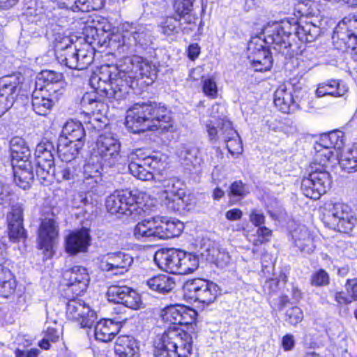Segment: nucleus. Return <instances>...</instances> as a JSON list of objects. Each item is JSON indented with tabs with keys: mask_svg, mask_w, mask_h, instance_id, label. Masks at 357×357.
Returning <instances> with one entry per match:
<instances>
[{
	"mask_svg": "<svg viewBox=\"0 0 357 357\" xmlns=\"http://www.w3.org/2000/svg\"><path fill=\"white\" fill-rule=\"evenodd\" d=\"M77 47L72 43L67 44L65 47H59L56 51L58 61L66 65L70 69H75L77 61L75 59Z\"/></svg>",
	"mask_w": 357,
	"mask_h": 357,
	"instance_id": "obj_41",
	"label": "nucleus"
},
{
	"mask_svg": "<svg viewBox=\"0 0 357 357\" xmlns=\"http://www.w3.org/2000/svg\"><path fill=\"white\" fill-rule=\"evenodd\" d=\"M329 283V275L326 271L319 269L312 275L311 284L314 286H325Z\"/></svg>",
	"mask_w": 357,
	"mask_h": 357,
	"instance_id": "obj_58",
	"label": "nucleus"
},
{
	"mask_svg": "<svg viewBox=\"0 0 357 357\" xmlns=\"http://www.w3.org/2000/svg\"><path fill=\"white\" fill-rule=\"evenodd\" d=\"M332 38L340 40L348 49L355 50L357 47V17L349 21L339 23L333 31Z\"/></svg>",
	"mask_w": 357,
	"mask_h": 357,
	"instance_id": "obj_19",
	"label": "nucleus"
},
{
	"mask_svg": "<svg viewBox=\"0 0 357 357\" xmlns=\"http://www.w3.org/2000/svg\"><path fill=\"white\" fill-rule=\"evenodd\" d=\"M119 357H139V348L136 340L128 335L118 337L114 347Z\"/></svg>",
	"mask_w": 357,
	"mask_h": 357,
	"instance_id": "obj_33",
	"label": "nucleus"
},
{
	"mask_svg": "<svg viewBox=\"0 0 357 357\" xmlns=\"http://www.w3.org/2000/svg\"><path fill=\"white\" fill-rule=\"evenodd\" d=\"M342 169L348 173L357 171V148L353 147L342 153L339 160Z\"/></svg>",
	"mask_w": 357,
	"mask_h": 357,
	"instance_id": "obj_49",
	"label": "nucleus"
},
{
	"mask_svg": "<svg viewBox=\"0 0 357 357\" xmlns=\"http://www.w3.org/2000/svg\"><path fill=\"white\" fill-rule=\"evenodd\" d=\"M183 25L180 19L176 17H167L161 26L162 32L167 36H171L178 32V29Z\"/></svg>",
	"mask_w": 357,
	"mask_h": 357,
	"instance_id": "obj_53",
	"label": "nucleus"
},
{
	"mask_svg": "<svg viewBox=\"0 0 357 357\" xmlns=\"http://www.w3.org/2000/svg\"><path fill=\"white\" fill-rule=\"evenodd\" d=\"M183 289L195 301L207 305L214 302L220 294L218 284L202 278L188 280L184 283Z\"/></svg>",
	"mask_w": 357,
	"mask_h": 357,
	"instance_id": "obj_11",
	"label": "nucleus"
},
{
	"mask_svg": "<svg viewBox=\"0 0 357 357\" xmlns=\"http://www.w3.org/2000/svg\"><path fill=\"white\" fill-rule=\"evenodd\" d=\"M202 90L204 93L211 98H215L218 96V89L215 80L212 78H206L202 81Z\"/></svg>",
	"mask_w": 357,
	"mask_h": 357,
	"instance_id": "obj_57",
	"label": "nucleus"
},
{
	"mask_svg": "<svg viewBox=\"0 0 357 357\" xmlns=\"http://www.w3.org/2000/svg\"><path fill=\"white\" fill-rule=\"evenodd\" d=\"M319 27L312 24H305L303 26L298 25L296 29V34L299 40L305 43L314 41L319 35Z\"/></svg>",
	"mask_w": 357,
	"mask_h": 357,
	"instance_id": "obj_50",
	"label": "nucleus"
},
{
	"mask_svg": "<svg viewBox=\"0 0 357 357\" xmlns=\"http://www.w3.org/2000/svg\"><path fill=\"white\" fill-rule=\"evenodd\" d=\"M274 104L284 114L294 113L299 109V105L294 100L291 91L284 86H280L274 93Z\"/></svg>",
	"mask_w": 357,
	"mask_h": 357,
	"instance_id": "obj_27",
	"label": "nucleus"
},
{
	"mask_svg": "<svg viewBox=\"0 0 357 357\" xmlns=\"http://www.w3.org/2000/svg\"><path fill=\"white\" fill-rule=\"evenodd\" d=\"M100 29L95 27L89 26L85 29V40L86 43L90 45H95L96 43V38L99 37V32Z\"/></svg>",
	"mask_w": 357,
	"mask_h": 357,
	"instance_id": "obj_64",
	"label": "nucleus"
},
{
	"mask_svg": "<svg viewBox=\"0 0 357 357\" xmlns=\"http://www.w3.org/2000/svg\"><path fill=\"white\" fill-rule=\"evenodd\" d=\"M331 184L330 173L323 165L314 164L310 167L307 176L302 180L301 190L305 197L318 199L331 188Z\"/></svg>",
	"mask_w": 357,
	"mask_h": 357,
	"instance_id": "obj_6",
	"label": "nucleus"
},
{
	"mask_svg": "<svg viewBox=\"0 0 357 357\" xmlns=\"http://www.w3.org/2000/svg\"><path fill=\"white\" fill-rule=\"evenodd\" d=\"M23 211L22 204L17 203L11 206L6 216L9 238L13 241H20L26 238L23 227Z\"/></svg>",
	"mask_w": 357,
	"mask_h": 357,
	"instance_id": "obj_18",
	"label": "nucleus"
},
{
	"mask_svg": "<svg viewBox=\"0 0 357 357\" xmlns=\"http://www.w3.org/2000/svg\"><path fill=\"white\" fill-rule=\"evenodd\" d=\"M118 331V326L111 320H101L95 326L94 335L97 340L107 342L114 337Z\"/></svg>",
	"mask_w": 357,
	"mask_h": 357,
	"instance_id": "obj_38",
	"label": "nucleus"
},
{
	"mask_svg": "<svg viewBox=\"0 0 357 357\" xmlns=\"http://www.w3.org/2000/svg\"><path fill=\"white\" fill-rule=\"evenodd\" d=\"M58 100V96L36 89L32 93V107L38 115L46 116Z\"/></svg>",
	"mask_w": 357,
	"mask_h": 357,
	"instance_id": "obj_24",
	"label": "nucleus"
},
{
	"mask_svg": "<svg viewBox=\"0 0 357 357\" xmlns=\"http://www.w3.org/2000/svg\"><path fill=\"white\" fill-rule=\"evenodd\" d=\"M351 208L347 204L329 201L324 207L323 221L329 228L335 227V222L344 216Z\"/></svg>",
	"mask_w": 357,
	"mask_h": 357,
	"instance_id": "obj_26",
	"label": "nucleus"
},
{
	"mask_svg": "<svg viewBox=\"0 0 357 357\" xmlns=\"http://www.w3.org/2000/svg\"><path fill=\"white\" fill-rule=\"evenodd\" d=\"M303 319L301 309L297 306L288 309L285 314V321L291 325L296 326Z\"/></svg>",
	"mask_w": 357,
	"mask_h": 357,
	"instance_id": "obj_55",
	"label": "nucleus"
},
{
	"mask_svg": "<svg viewBox=\"0 0 357 357\" xmlns=\"http://www.w3.org/2000/svg\"><path fill=\"white\" fill-rule=\"evenodd\" d=\"M54 151L52 142H47L38 144L35 151L36 174L38 179L43 181H49L52 171L55 167Z\"/></svg>",
	"mask_w": 357,
	"mask_h": 357,
	"instance_id": "obj_14",
	"label": "nucleus"
},
{
	"mask_svg": "<svg viewBox=\"0 0 357 357\" xmlns=\"http://www.w3.org/2000/svg\"><path fill=\"white\" fill-rule=\"evenodd\" d=\"M103 166L102 161L96 155H92L83 167V178H93L96 182L102 181L101 171Z\"/></svg>",
	"mask_w": 357,
	"mask_h": 357,
	"instance_id": "obj_42",
	"label": "nucleus"
},
{
	"mask_svg": "<svg viewBox=\"0 0 357 357\" xmlns=\"http://www.w3.org/2000/svg\"><path fill=\"white\" fill-rule=\"evenodd\" d=\"M91 86L110 102L125 99L128 94L123 62L116 66H101L99 73L90 79Z\"/></svg>",
	"mask_w": 357,
	"mask_h": 357,
	"instance_id": "obj_2",
	"label": "nucleus"
},
{
	"mask_svg": "<svg viewBox=\"0 0 357 357\" xmlns=\"http://www.w3.org/2000/svg\"><path fill=\"white\" fill-rule=\"evenodd\" d=\"M348 91V87L340 80H329L319 84L316 90L317 97L331 96L333 97H342Z\"/></svg>",
	"mask_w": 357,
	"mask_h": 357,
	"instance_id": "obj_36",
	"label": "nucleus"
},
{
	"mask_svg": "<svg viewBox=\"0 0 357 357\" xmlns=\"http://www.w3.org/2000/svg\"><path fill=\"white\" fill-rule=\"evenodd\" d=\"M266 43L261 36H256L252 37L248 45V56L256 55L265 50H268L265 47Z\"/></svg>",
	"mask_w": 357,
	"mask_h": 357,
	"instance_id": "obj_54",
	"label": "nucleus"
},
{
	"mask_svg": "<svg viewBox=\"0 0 357 357\" xmlns=\"http://www.w3.org/2000/svg\"><path fill=\"white\" fill-rule=\"evenodd\" d=\"M294 244L301 252L312 253L315 248L313 238L305 225H299L291 233Z\"/></svg>",
	"mask_w": 357,
	"mask_h": 357,
	"instance_id": "obj_31",
	"label": "nucleus"
},
{
	"mask_svg": "<svg viewBox=\"0 0 357 357\" xmlns=\"http://www.w3.org/2000/svg\"><path fill=\"white\" fill-rule=\"evenodd\" d=\"M227 139L224 142L226 144L228 151L231 154L240 153L242 151V144L238 132L234 128L227 127Z\"/></svg>",
	"mask_w": 357,
	"mask_h": 357,
	"instance_id": "obj_52",
	"label": "nucleus"
},
{
	"mask_svg": "<svg viewBox=\"0 0 357 357\" xmlns=\"http://www.w3.org/2000/svg\"><path fill=\"white\" fill-rule=\"evenodd\" d=\"M146 284L151 289L159 293L169 292L176 285L174 278L165 274H159L149 278Z\"/></svg>",
	"mask_w": 357,
	"mask_h": 357,
	"instance_id": "obj_39",
	"label": "nucleus"
},
{
	"mask_svg": "<svg viewBox=\"0 0 357 357\" xmlns=\"http://www.w3.org/2000/svg\"><path fill=\"white\" fill-rule=\"evenodd\" d=\"M68 140L75 142H85V130L82 124L79 121L73 120L68 121L66 123L62 129V134Z\"/></svg>",
	"mask_w": 357,
	"mask_h": 357,
	"instance_id": "obj_40",
	"label": "nucleus"
},
{
	"mask_svg": "<svg viewBox=\"0 0 357 357\" xmlns=\"http://www.w3.org/2000/svg\"><path fill=\"white\" fill-rule=\"evenodd\" d=\"M198 153L199 151L195 147L188 144H181L177 150L181 163L195 173L200 171L202 163V159L197 157Z\"/></svg>",
	"mask_w": 357,
	"mask_h": 357,
	"instance_id": "obj_28",
	"label": "nucleus"
},
{
	"mask_svg": "<svg viewBox=\"0 0 357 357\" xmlns=\"http://www.w3.org/2000/svg\"><path fill=\"white\" fill-rule=\"evenodd\" d=\"M183 229V224L180 221L156 216L139 222L134 227L133 235L137 240L155 241L178 236Z\"/></svg>",
	"mask_w": 357,
	"mask_h": 357,
	"instance_id": "obj_4",
	"label": "nucleus"
},
{
	"mask_svg": "<svg viewBox=\"0 0 357 357\" xmlns=\"http://www.w3.org/2000/svg\"><path fill=\"white\" fill-rule=\"evenodd\" d=\"M248 57L255 71H268L272 67V56L268 50Z\"/></svg>",
	"mask_w": 357,
	"mask_h": 357,
	"instance_id": "obj_45",
	"label": "nucleus"
},
{
	"mask_svg": "<svg viewBox=\"0 0 357 357\" xmlns=\"http://www.w3.org/2000/svg\"><path fill=\"white\" fill-rule=\"evenodd\" d=\"M178 274L185 275L194 272L199 266L198 257L181 250Z\"/></svg>",
	"mask_w": 357,
	"mask_h": 357,
	"instance_id": "obj_47",
	"label": "nucleus"
},
{
	"mask_svg": "<svg viewBox=\"0 0 357 357\" xmlns=\"http://www.w3.org/2000/svg\"><path fill=\"white\" fill-rule=\"evenodd\" d=\"M133 263L132 257L123 252L107 253L100 259V268L104 271H112L114 274H123Z\"/></svg>",
	"mask_w": 357,
	"mask_h": 357,
	"instance_id": "obj_17",
	"label": "nucleus"
},
{
	"mask_svg": "<svg viewBox=\"0 0 357 357\" xmlns=\"http://www.w3.org/2000/svg\"><path fill=\"white\" fill-rule=\"evenodd\" d=\"M84 142H73L63 136H59L57 143V153L63 162H71L76 158Z\"/></svg>",
	"mask_w": 357,
	"mask_h": 357,
	"instance_id": "obj_29",
	"label": "nucleus"
},
{
	"mask_svg": "<svg viewBox=\"0 0 357 357\" xmlns=\"http://www.w3.org/2000/svg\"><path fill=\"white\" fill-rule=\"evenodd\" d=\"M130 173L142 181H150L153 178L152 170L160 168L162 161L160 155H149L141 149H135L128 156Z\"/></svg>",
	"mask_w": 357,
	"mask_h": 357,
	"instance_id": "obj_7",
	"label": "nucleus"
},
{
	"mask_svg": "<svg viewBox=\"0 0 357 357\" xmlns=\"http://www.w3.org/2000/svg\"><path fill=\"white\" fill-rule=\"evenodd\" d=\"M125 70L126 81L128 84V91L139 85V81L146 78L144 81L147 85L151 84L157 77L158 68L151 61L141 56H134L126 58L123 61Z\"/></svg>",
	"mask_w": 357,
	"mask_h": 357,
	"instance_id": "obj_5",
	"label": "nucleus"
},
{
	"mask_svg": "<svg viewBox=\"0 0 357 357\" xmlns=\"http://www.w3.org/2000/svg\"><path fill=\"white\" fill-rule=\"evenodd\" d=\"M16 288V283L11 271L3 266L0 271V295L8 298L13 294Z\"/></svg>",
	"mask_w": 357,
	"mask_h": 357,
	"instance_id": "obj_44",
	"label": "nucleus"
},
{
	"mask_svg": "<svg viewBox=\"0 0 357 357\" xmlns=\"http://www.w3.org/2000/svg\"><path fill=\"white\" fill-rule=\"evenodd\" d=\"M63 75L54 70H43L36 77V89L44 90L47 93L61 94L63 87Z\"/></svg>",
	"mask_w": 357,
	"mask_h": 357,
	"instance_id": "obj_21",
	"label": "nucleus"
},
{
	"mask_svg": "<svg viewBox=\"0 0 357 357\" xmlns=\"http://www.w3.org/2000/svg\"><path fill=\"white\" fill-rule=\"evenodd\" d=\"M345 288L350 300L352 302L357 301V278L348 279Z\"/></svg>",
	"mask_w": 357,
	"mask_h": 357,
	"instance_id": "obj_63",
	"label": "nucleus"
},
{
	"mask_svg": "<svg viewBox=\"0 0 357 357\" xmlns=\"http://www.w3.org/2000/svg\"><path fill=\"white\" fill-rule=\"evenodd\" d=\"M94 51L87 46V48L77 49L75 59L77 61L75 69L82 70L86 69L93 61Z\"/></svg>",
	"mask_w": 357,
	"mask_h": 357,
	"instance_id": "obj_51",
	"label": "nucleus"
},
{
	"mask_svg": "<svg viewBox=\"0 0 357 357\" xmlns=\"http://www.w3.org/2000/svg\"><path fill=\"white\" fill-rule=\"evenodd\" d=\"M357 223V217L356 213L351 208L348 213H346L343 217L335 222V227L331 229L343 233L351 231Z\"/></svg>",
	"mask_w": 357,
	"mask_h": 357,
	"instance_id": "obj_48",
	"label": "nucleus"
},
{
	"mask_svg": "<svg viewBox=\"0 0 357 357\" xmlns=\"http://www.w3.org/2000/svg\"><path fill=\"white\" fill-rule=\"evenodd\" d=\"M68 319L79 323L82 328H91L97 319V315L89 305L81 299L74 298L66 304Z\"/></svg>",
	"mask_w": 357,
	"mask_h": 357,
	"instance_id": "obj_15",
	"label": "nucleus"
},
{
	"mask_svg": "<svg viewBox=\"0 0 357 357\" xmlns=\"http://www.w3.org/2000/svg\"><path fill=\"white\" fill-rule=\"evenodd\" d=\"M227 127L233 128L231 123L225 119L219 118L217 121H211L206 125L208 137L211 143L224 142L227 139Z\"/></svg>",
	"mask_w": 357,
	"mask_h": 357,
	"instance_id": "obj_30",
	"label": "nucleus"
},
{
	"mask_svg": "<svg viewBox=\"0 0 357 357\" xmlns=\"http://www.w3.org/2000/svg\"><path fill=\"white\" fill-rule=\"evenodd\" d=\"M257 238L254 241V245H259L269 241L272 231L265 226L259 227L257 230Z\"/></svg>",
	"mask_w": 357,
	"mask_h": 357,
	"instance_id": "obj_62",
	"label": "nucleus"
},
{
	"mask_svg": "<svg viewBox=\"0 0 357 357\" xmlns=\"http://www.w3.org/2000/svg\"><path fill=\"white\" fill-rule=\"evenodd\" d=\"M13 170L16 185L23 190L29 189L34 178L32 164H29V167H16Z\"/></svg>",
	"mask_w": 357,
	"mask_h": 357,
	"instance_id": "obj_43",
	"label": "nucleus"
},
{
	"mask_svg": "<svg viewBox=\"0 0 357 357\" xmlns=\"http://www.w3.org/2000/svg\"><path fill=\"white\" fill-rule=\"evenodd\" d=\"M195 0H175L174 8L178 16L188 15Z\"/></svg>",
	"mask_w": 357,
	"mask_h": 357,
	"instance_id": "obj_56",
	"label": "nucleus"
},
{
	"mask_svg": "<svg viewBox=\"0 0 357 357\" xmlns=\"http://www.w3.org/2000/svg\"><path fill=\"white\" fill-rule=\"evenodd\" d=\"M63 277L66 281V285L73 286L77 284L80 291L86 290L89 282V277L86 268L80 266H75L65 271Z\"/></svg>",
	"mask_w": 357,
	"mask_h": 357,
	"instance_id": "obj_32",
	"label": "nucleus"
},
{
	"mask_svg": "<svg viewBox=\"0 0 357 357\" xmlns=\"http://www.w3.org/2000/svg\"><path fill=\"white\" fill-rule=\"evenodd\" d=\"M81 103L84 107L90 106L93 112L95 110L100 111V108L98 107L99 106L102 107V104L97 100L96 95L93 93L85 94L82 98Z\"/></svg>",
	"mask_w": 357,
	"mask_h": 357,
	"instance_id": "obj_61",
	"label": "nucleus"
},
{
	"mask_svg": "<svg viewBox=\"0 0 357 357\" xmlns=\"http://www.w3.org/2000/svg\"><path fill=\"white\" fill-rule=\"evenodd\" d=\"M91 236L87 228H82L69 234L66 238V252L71 255L86 252L90 245Z\"/></svg>",
	"mask_w": 357,
	"mask_h": 357,
	"instance_id": "obj_23",
	"label": "nucleus"
},
{
	"mask_svg": "<svg viewBox=\"0 0 357 357\" xmlns=\"http://www.w3.org/2000/svg\"><path fill=\"white\" fill-rule=\"evenodd\" d=\"M16 83L7 82L2 80L0 82V116L10 109L17 96Z\"/></svg>",
	"mask_w": 357,
	"mask_h": 357,
	"instance_id": "obj_35",
	"label": "nucleus"
},
{
	"mask_svg": "<svg viewBox=\"0 0 357 357\" xmlns=\"http://www.w3.org/2000/svg\"><path fill=\"white\" fill-rule=\"evenodd\" d=\"M59 233V225L54 218L42 220L38 231V246L43 252L45 259L51 258Z\"/></svg>",
	"mask_w": 357,
	"mask_h": 357,
	"instance_id": "obj_13",
	"label": "nucleus"
},
{
	"mask_svg": "<svg viewBox=\"0 0 357 357\" xmlns=\"http://www.w3.org/2000/svg\"><path fill=\"white\" fill-rule=\"evenodd\" d=\"M80 173V167L73 162H66L55 166L50 177H54L58 182L75 179Z\"/></svg>",
	"mask_w": 357,
	"mask_h": 357,
	"instance_id": "obj_37",
	"label": "nucleus"
},
{
	"mask_svg": "<svg viewBox=\"0 0 357 357\" xmlns=\"http://www.w3.org/2000/svg\"><path fill=\"white\" fill-rule=\"evenodd\" d=\"M96 179L90 178H83V183L87 191L94 192L96 194L102 193L103 192L102 181L96 182Z\"/></svg>",
	"mask_w": 357,
	"mask_h": 357,
	"instance_id": "obj_60",
	"label": "nucleus"
},
{
	"mask_svg": "<svg viewBox=\"0 0 357 357\" xmlns=\"http://www.w3.org/2000/svg\"><path fill=\"white\" fill-rule=\"evenodd\" d=\"M170 113L165 105L155 102H137L127 110L126 126L133 133L158 128L169 130Z\"/></svg>",
	"mask_w": 357,
	"mask_h": 357,
	"instance_id": "obj_1",
	"label": "nucleus"
},
{
	"mask_svg": "<svg viewBox=\"0 0 357 357\" xmlns=\"http://www.w3.org/2000/svg\"><path fill=\"white\" fill-rule=\"evenodd\" d=\"M192 343L191 334L174 326L155 340L153 354L154 357H190Z\"/></svg>",
	"mask_w": 357,
	"mask_h": 357,
	"instance_id": "obj_3",
	"label": "nucleus"
},
{
	"mask_svg": "<svg viewBox=\"0 0 357 357\" xmlns=\"http://www.w3.org/2000/svg\"><path fill=\"white\" fill-rule=\"evenodd\" d=\"M181 250H166L155 253L154 260L158 267L167 272L178 274Z\"/></svg>",
	"mask_w": 357,
	"mask_h": 357,
	"instance_id": "obj_25",
	"label": "nucleus"
},
{
	"mask_svg": "<svg viewBox=\"0 0 357 357\" xmlns=\"http://www.w3.org/2000/svg\"><path fill=\"white\" fill-rule=\"evenodd\" d=\"M291 34V26L288 22H268L262 29L261 36L266 45L272 46L279 52L284 53L282 50H286L291 46L289 37Z\"/></svg>",
	"mask_w": 357,
	"mask_h": 357,
	"instance_id": "obj_9",
	"label": "nucleus"
},
{
	"mask_svg": "<svg viewBox=\"0 0 357 357\" xmlns=\"http://www.w3.org/2000/svg\"><path fill=\"white\" fill-rule=\"evenodd\" d=\"M247 193L248 191L243 182L241 181H236L231 184L228 195L231 197H238L241 199L245 196Z\"/></svg>",
	"mask_w": 357,
	"mask_h": 357,
	"instance_id": "obj_59",
	"label": "nucleus"
},
{
	"mask_svg": "<svg viewBox=\"0 0 357 357\" xmlns=\"http://www.w3.org/2000/svg\"><path fill=\"white\" fill-rule=\"evenodd\" d=\"M208 260L215 264L216 266L224 268L229 264L231 258L225 249L219 246H213L208 250Z\"/></svg>",
	"mask_w": 357,
	"mask_h": 357,
	"instance_id": "obj_46",
	"label": "nucleus"
},
{
	"mask_svg": "<svg viewBox=\"0 0 357 357\" xmlns=\"http://www.w3.org/2000/svg\"><path fill=\"white\" fill-rule=\"evenodd\" d=\"M195 312L192 309H188L182 305H170L166 307L161 312V317L165 322L173 325H186L190 324Z\"/></svg>",
	"mask_w": 357,
	"mask_h": 357,
	"instance_id": "obj_22",
	"label": "nucleus"
},
{
	"mask_svg": "<svg viewBox=\"0 0 357 357\" xmlns=\"http://www.w3.org/2000/svg\"><path fill=\"white\" fill-rule=\"evenodd\" d=\"M164 188L160 193L161 202L172 211H181L188 202L183 183L176 177L165 178L162 181Z\"/></svg>",
	"mask_w": 357,
	"mask_h": 357,
	"instance_id": "obj_8",
	"label": "nucleus"
},
{
	"mask_svg": "<svg viewBox=\"0 0 357 357\" xmlns=\"http://www.w3.org/2000/svg\"><path fill=\"white\" fill-rule=\"evenodd\" d=\"M107 296L109 302L123 304L132 310H139L143 305L140 295L127 286H111Z\"/></svg>",
	"mask_w": 357,
	"mask_h": 357,
	"instance_id": "obj_16",
	"label": "nucleus"
},
{
	"mask_svg": "<svg viewBox=\"0 0 357 357\" xmlns=\"http://www.w3.org/2000/svg\"><path fill=\"white\" fill-rule=\"evenodd\" d=\"M132 38L135 45L144 47L151 43V33L149 29L142 24H132L130 29L125 31L123 36V43L126 45V39Z\"/></svg>",
	"mask_w": 357,
	"mask_h": 357,
	"instance_id": "obj_34",
	"label": "nucleus"
},
{
	"mask_svg": "<svg viewBox=\"0 0 357 357\" xmlns=\"http://www.w3.org/2000/svg\"><path fill=\"white\" fill-rule=\"evenodd\" d=\"M10 151L13 168L29 167L31 151L24 139L15 137L10 141Z\"/></svg>",
	"mask_w": 357,
	"mask_h": 357,
	"instance_id": "obj_20",
	"label": "nucleus"
},
{
	"mask_svg": "<svg viewBox=\"0 0 357 357\" xmlns=\"http://www.w3.org/2000/svg\"><path fill=\"white\" fill-rule=\"evenodd\" d=\"M120 149L121 143L117 137L112 132H105L99 135L93 155L99 156L105 167H112L121 158Z\"/></svg>",
	"mask_w": 357,
	"mask_h": 357,
	"instance_id": "obj_10",
	"label": "nucleus"
},
{
	"mask_svg": "<svg viewBox=\"0 0 357 357\" xmlns=\"http://www.w3.org/2000/svg\"><path fill=\"white\" fill-rule=\"evenodd\" d=\"M105 206L112 214L135 216L140 213L135 195L128 190L115 191L110 195L106 199Z\"/></svg>",
	"mask_w": 357,
	"mask_h": 357,
	"instance_id": "obj_12",
	"label": "nucleus"
}]
</instances>
